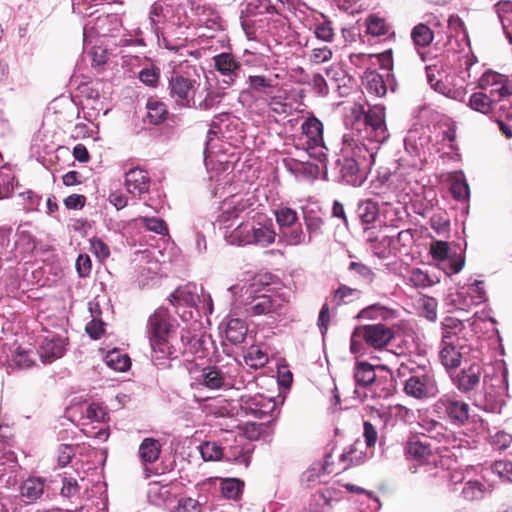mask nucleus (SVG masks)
<instances>
[{"instance_id":"obj_1","label":"nucleus","mask_w":512,"mask_h":512,"mask_svg":"<svg viewBox=\"0 0 512 512\" xmlns=\"http://www.w3.org/2000/svg\"><path fill=\"white\" fill-rule=\"evenodd\" d=\"M178 327V321L165 307L157 308L149 316L146 333L151 347V358L156 365L177 359L186 352L187 345L194 336L189 330L181 329L178 337Z\"/></svg>"},{"instance_id":"obj_2","label":"nucleus","mask_w":512,"mask_h":512,"mask_svg":"<svg viewBox=\"0 0 512 512\" xmlns=\"http://www.w3.org/2000/svg\"><path fill=\"white\" fill-rule=\"evenodd\" d=\"M276 235L272 220L257 213L230 231L226 235V240L232 245H256L265 248L275 242Z\"/></svg>"},{"instance_id":"obj_3","label":"nucleus","mask_w":512,"mask_h":512,"mask_svg":"<svg viewBox=\"0 0 512 512\" xmlns=\"http://www.w3.org/2000/svg\"><path fill=\"white\" fill-rule=\"evenodd\" d=\"M397 372L400 377L407 376L404 382V392L407 396L426 400L434 398L439 393L438 382L430 366H409L402 363Z\"/></svg>"},{"instance_id":"obj_4","label":"nucleus","mask_w":512,"mask_h":512,"mask_svg":"<svg viewBox=\"0 0 512 512\" xmlns=\"http://www.w3.org/2000/svg\"><path fill=\"white\" fill-rule=\"evenodd\" d=\"M200 86V76L195 66L175 67L168 77L167 91L170 99L178 106L191 108Z\"/></svg>"},{"instance_id":"obj_5","label":"nucleus","mask_w":512,"mask_h":512,"mask_svg":"<svg viewBox=\"0 0 512 512\" xmlns=\"http://www.w3.org/2000/svg\"><path fill=\"white\" fill-rule=\"evenodd\" d=\"M361 461V452L357 453L355 443L354 445L349 446L347 450H345L339 455V462L337 467H335V464L332 461V454L329 453L325 456L324 463L320 467H312L303 472V474L301 475V482L308 488L312 487L316 483H321L320 471H323L326 474H338L342 471L347 470L353 465L360 464Z\"/></svg>"},{"instance_id":"obj_6","label":"nucleus","mask_w":512,"mask_h":512,"mask_svg":"<svg viewBox=\"0 0 512 512\" xmlns=\"http://www.w3.org/2000/svg\"><path fill=\"white\" fill-rule=\"evenodd\" d=\"M507 389L506 371L502 375L484 376L483 390L475 397V405L486 412L500 413Z\"/></svg>"},{"instance_id":"obj_7","label":"nucleus","mask_w":512,"mask_h":512,"mask_svg":"<svg viewBox=\"0 0 512 512\" xmlns=\"http://www.w3.org/2000/svg\"><path fill=\"white\" fill-rule=\"evenodd\" d=\"M288 299L282 292L266 289L264 293L255 295L247 303L246 311L251 316H280Z\"/></svg>"},{"instance_id":"obj_8","label":"nucleus","mask_w":512,"mask_h":512,"mask_svg":"<svg viewBox=\"0 0 512 512\" xmlns=\"http://www.w3.org/2000/svg\"><path fill=\"white\" fill-rule=\"evenodd\" d=\"M433 408L441 418L457 426L465 425L470 417V405L456 393L443 394Z\"/></svg>"},{"instance_id":"obj_9","label":"nucleus","mask_w":512,"mask_h":512,"mask_svg":"<svg viewBox=\"0 0 512 512\" xmlns=\"http://www.w3.org/2000/svg\"><path fill=\"white\" fill-rule=\"evenodd\" d=\"M379 149L380 146L377 143L372 147H368L352 134H344L343 136V156L359 163L360 167L364 168V173L372 170Z\"/></svg>"},{"instance_id":"obj_10","label":"nucleus","mask_w":512,"mask_h":512,"mask_svg":"<svg viewBox=\"0 0 512 512\" xmlns=\"http://www.w3.org/2000/svg\"><path fill=\"white\" fill-rule=\"evenodd\" d=\"M358 113L357 123L365 126L367 137L377 144L384 142L388 137L384 107L375 105L367 111L360 107Z\"/></svg>"},{"instance_id":"obj_11","label":"nucleus","mask_w":512,"mask_h":512,"mask_svg":"<svg viewBox=\"0 0 512 512\" xmlns=\"http://www.w3.org/2000/svg\"><path fill=\"white\" fill-rule=\"evenodd\" d=\"M479 88L498 103L512 95V77L488 70L479 78Z\"/></svg>"},{"instance_id":"obj_12","label":"nucleus","mask_w":512,"mask_h":512,"mask_svg":"<svg viewBox=\"0 0 512 512\" xmlns=\"http://www.w3.org/2000/svg\"><path fill=\"white\" fill-rule=\"evenodd\" d=\"M467 349L465 338L442 337L439 359L446 370L458 368Z\"/></svg>"},{"instance_id":"obj_13","label":"nucleus","mask_w":512,"mask_h":512,"mask_svg":"<svg viewBox=\"0 0 512 512\" xmlns=\"http://www.w3.org/2000/svg\"><path fill=\"white\" fill-rule=\"evenodd\" d=\"M361 337L364 342L374 349H383L394 338L391 328L383 324L363 325L356 329L354 336Z\"/></svg>"},{"instance_id":"obj_14","label":"nucleus","mask_w":512,"mask_h":512,"mask_svg":"<svg viewBox=\"0 0 512 512\" xmlns=\"http://www.w3.org/2000/svg\"><path fill=\"white\" fill-rule=\"evenodd\" d=\"M240 408L246 415L264 419L274 410L275 402L262 394L243 395L240 398Z\"/></svg>"},{"instance_id":"obj_15","label":"nucleus","mask_w":512,"mask_h":512,"mask_svg":"<svg viewBox=\"0 0 512 512\" xmlns=\"http://www.w3.org/2000/svg\"><path fill=\"white\" fill-rule=\"evenodd\" d=\"M215 70L223 77V81L232 85L243 72L241 62L235 55L229 52H222L213 57Z\"/></svg>"},{"instance_id":"obj_16","label":"nucleus","mask_w":512,"mask_h":512,"mask_svg":"<svg viewBox=\"0 0 512 512\" xmlns=\"http://www.w3.org/2000/svg\"><path fill=\"white\" fill-rule=\"evenodd\" d=\"M482 374L483 368L481 364L472 363L468 367L461 369L453 379V382L460 392L468 394L479 386Z\"/></svg>"},{"instance_id":"obj_17","label":"nucleus","mask_w":512,"mask_h":512,"mask_svg":"<svg viewBox=\"0 0 512 512\" xmlns=\"http://www.w3.org/2000/svg\"><path fill=\"white\" fill-rule=\"evenodd\" d=\"M326 75L336 88L339 96H348L356 87V80L339 65H331L326 69Z\"/></svg>"},{"instance_id":"obj_18","label":"nucleus","mask_w":512,"mask_h":512,"mask_svg":"<svg viewBox=\"0 0 512 512\" xmlns=\"http://www.w3.org/2000/svg\"><path fill=\"white\" fill-rule=\"evenodd\" d=\"M151 179L146 170L141 168H132L125 173V187L127 191L134 196H141L148 193Z\"/></svg>"},{"instance_id":"obj_19","label":"nucleus","mask_w":512,"mask_h":512,"mask_svg":"<svg viewBox=\"0 0 512 512\" xmlns=\"http://www.w3.org/2000/svg\"><path fill=\"white\" fill-rule=\"evenodd\" d=\"M65 342L59 336L45 337L40 343L38 353L44 364L52 363L64 355Z\"/></svg>"},{"instance_id":"obj_20","label":"nucleus","mask_w":512,"mask_h":512,"mask_svg":"<svg viewBox=\"0 0 512 512\" xmlns=\"http://www.w3.org/2000/svg\"><path fill=\"white\" fill-rule=\"evenodd\" d=\"M301 130L306 136L307 144L310 147L314 148L324 146L323 123L318 118L315 116L307 118L302 123Z\"/></svg>"},{"instance_id":"obj_21","label":"nucleus","mask_w":512,"mask_h":512,"mask_svg":"<svg viewBox=\"0 0 512 512\" xmlns=\"http://www.w3.org/2000/svg\"><path fill=\"white\" fill-rule=\"evenodd\" d=\"M201 383L212 390L229 388L231 383L226 377L225 373L216 366H209L202 370Z\"/></svg>"},{"instance_id":"obj_22","label":"nucleus","mask_w":512,"mask_h":512,"mask_svg":"<svg viewBox=\"0 0 512 512\" xmlns=\"http://www.w3.org/2000/svg\"><path fill=\"white\" fill-rule=\"evenodd\" d=\"M161 448L159 440L151 437L144 438L138 450L142 464L146 467L148 464L155 463L160 457Z\"/></svg>"},{"instance_id":"obj_23","label":"nucleus","mask_w":512,"mask_h":512,"mask_svg":"<svg viewBox=\"0 0 512 512\" xmlns=\"http://www.w3.org/2000/svg\"><path fill=\"white\" fill-rule=\"evenodd\" d=\"M362 84L368 93L376 97H383L387 92L383 77L375 70H366L364 72Z\"/></svg>"},{"instance_id":"obj_24","label":"nucleus","mask_w":512,"mask_h":512,"mask_svg":"<svg viewBox=\"0 0 512 512\" xmlns=\"http://www.w3.org/2000/svg\"><path fill=\"white\" fill-rule=\"evenodd\" d=\"M494 10L498 15L509 43L512 44V0H499L494 5Z\"/></svg>"},{"instance_id":"obj_25","label":"nucleus","mask_w":512,"mask_h":512,"mask_svg":"<svg viewBox=\"0 0 512 512\" xmlns=\"http://www.w3.org/2000/svg\"><path fill=\"white\" fill-rule=\"evenodd\" d=\"M45 483L40 477H29L26 479L21 487V495L28 500L34 502L39 499L44 493Z\"/></svg>"},{"instance_id":"obj_26","label":"nucleus","mask_w":512,"mask_h":512,"mask_svg":"<svg viewBox=\"0 0 512 512\" xmlns=\"http://www.w3.org/2000/svg\"><path fill=\"white\" fill-rule=\"evenodd\" d=\"M171 305L194 307L197 304L198 296L189 285L178 287L168 298Z\"/></svg>"},{"instance_id":"obj_27","label":"nucleus","mask_w":512,"mask_h":512,"mask_svg":"<svg viewBox=\"0 0 512 512\" xmlns=\"http://www.w3.org/2000/svg\"><path fill=\"white\" fill-rule=\"evenodd\" d=\"M406 454L416 461H427L432 456L431 445L419 439H411L407 442L405 447Z\"/></svg>"},{"instance_id":"obj_28","label":"nucleus","mask_w":512,"mask_h":512,"mask_svg":"<svg viewBox=\"0 0 512 512\" xmlns=\"http://www.w3.org/2000/svg\"><path fill=\"white\" fill-rule=\"evenodd\" d=\"M341 175L343 179L351 185L361 184L362 175L359 176L360 173H364V168L360 167L359 163H356L353 159H348L343 156V160L341 163Z\"/></svg>"},{"instance_id":"obj_29","label":"nucleus","mask_w":512,"mask_h":512,"mask_svg":"<svg viewBox=\"0 0 512 512\" xmlns=\"http://www.w3.org/2000/svg\"><path fill=\"white\" fill-rule=\"evenodd\" d=\"M247 326L245 322L238 318H232L228 321L225 335L232 344L242 343L247 335Z\"/></svg>"},{"instance_id":"obj_30","label":"nucleus","mask_w":512,"mask_h":512,"mask_svg":"<svg viewBox=\"0 0 512 512\" xmlns=\"http://www.w3.org/2000/svg\"><path fill=\"white\" fill-rule=\"evenodd\" d=\"M495 104L496 102L493 98L483 90L473 93L469 99V107L482 114H489L492 112Z\"/></svg>"},{"instance_id":"obj_31","label":"nucleus","mask_w":512,"mask_h":512,"mask_svg":"<svg viewBox=\"0 0 512 512\" xmlns=\"http://www.w3.org/2000/svg\"><path fill=\"white\" fill-rule=\"evenodd\" d=\"M488 489L487 486L479 480H469L464 484L461 495L464 500L473 502L484 499Z\"/></svg>"},{"instance_id":"obj_32","label":"nucleus","mask_w":512,"mask_h":512,"mask_svg":"<svg viewBox=\"0 0 512 512\" xmlns=\"http://www.w3.org/2000/svg\"><path fill=\"white\" fill-rule=\"evenodd\" d=\"M244 489V482L238 478H223L220 482V491L224 498L238 500Z\"/></svg>"},{"instance_id":"obj_33","label":"nucleus","mask_w":512,"mask_h":512,"mask_svg":"<svg viewBox=\"0 0 512 512\" xmlns=\"http://www.w3.org/2000/svg\"><path fill=\"white\" fill-rule=\"evenodd\" d=\"M354 379L357 385L367 387L376 382L374 367L367 362L357 363L354 369Z\"/></svg>"},{"instance_id":"obj_34","label":"nucleus","mask_w":512,"mask_h":512,"mask_svg":"<svg viewBox=\"0 0 512 512\" xmlns=\"http://www.w3.org/2000/svg\"><path fill=\"white\" fill-rule=\"evenodd\" d=\"M274 215L280 231L292 228L293 226L299 223L297 212L294 209L287 206H281L277 208L274 211Z\"/></svg>"},{"instance_id":"obj_35","label":"nucleus","mask_w":512,"mask_h":512,"mask_svg":"<svg viewBox=\"0 0 512 512\" xmlns=\"http://www.w3.org/2000/svg\"><path fill=\"white\" fill-rule=\"evenodd\" d=\"M147 119L150 124L158 125L166 120L168 111L166 105L155 99H149L147 104Z\"/></svg>"},{"instance_id":"obj_36","label":"nucleus","mask_w":512,"mask_h":512,"mask_svg":"<svg viewBox=\"0 0 512 512\" xmlns=\"http://www.w3.org/2000/svg\"><path fill=\"white\" fill-rule=\"evenodd\" d=\"M105 362L108 367L118 372H125L131 367L130 357L116 349L107 353Z\"/></svg>"},{"instance_id":"obj_37","label":"nucleus","mask_w":512,"mask_h":512,"mask_svg":"<svg viewBox=\"0 0 512 512\" xmlns=\"http://www.w3.org/2000/svg\"><path fill=\"white\" fill-rule=\"evenodd\" d=\"M411 38L416 46L427 47L434 39V31L427 23H419L412 29Z\"/></svg>"},{"instance_id":"obj_38","label":"nucleus","mask_w":512,"mask_h":512,"mask_svg":"<svg viewBox=\"0 0 512 512\" xmlns=\"http://www.w3.org/2000/svg\"><path fill=\"white\" fill-rule=\"evenodd\" d=\"M360 294L361 291L358 289L350 288L346 285H341L334 291L331 301L336 307H339L343 304L352 302L354 299H358Z\"/></svg>"},{"instance_id":"obj_39","label":"nucleus","mask_w":512,"mask_h":512,"mask_svg":"<svg viewBox=\"0 0 512 512\" xmlns=\"http://www.w3.org/2000/svg\"><path fill=\"white\" fill-rule=\"evenodd\" d=\"M244 361L250 368L259 369L268 363V355L258 346H251L244 356Z\"/></svg>"},{"instance_id":"obj_40","label":"nucleus","mask_w":512,"mask_h":512,"mask_svg":"<svg viewBox=\"0 0 512 512\" xmlns=\"http://www.w3.org/2000/svg\"><path fill=\"white\" fill-rule=\"evenodd\" d=\"M358 214L363 223L370 224L375 222L379 215L378 203L370 199L360 202Z\"/></svg>"},{"instance_id":"obj_41","label":"nucleus","mask_w":512,"mask_h":512,"mask_svg":"<svg viewBox=\"0 0 512 512\" xmlns=\"http://www.w3.org/2000/svg\"><path fill=\"white\" fill-rule=\"evenodd\" d=\"M426 75L431 88L441 94L448 95L450 89H448L446 84L442 81V73L436 65L427 66Z\"/></svg>"},{"instance_id":"obj_42","label":"nucleus","mask_w":512,"mask_h":512,"mask_svg":"<svg viewBox=\"0 0 512 512\" xmlns=\"http://www.w3.org/2000/svg\"><path fill=\"white\" fill-rule=\"evenodd\" d=\"M15 175L11 167L4 165L0 167V199L11 195L14 188Z\"/></svg>"},{"instance_id":"obj_43","label":"nucleus","mask_w":512,"mask_h":512,"mask_svg":"<svg viewBox=\"0 0 512 512\" xmlns=\"http://www.w3.org/2000/svg\"><path fill=\"white\" fill-rule=\"evenodd\" d=\"M246 12L251 16L262 15L264 13H280L278 8L270 3V0H248Z\"/></svg>"},{"instance_id":"obj_44","label":"nucleus","mask_w":512,"mask_h":512,"mask_svg":"<svg viewBox=\"0 0 512 512\" xmlns=\"http://www.w3.org/2000/svg\"><path fill=\"white\" fill-rule=\"evenodd\" d=\"M465 330L464 323L454 317H446L442 322V337L454 336L455 338H465L461 336Z\"/></svg>"},{"instance_id":"obj_45","label":"nucleus","mask_w":512,"mask_h":512,"mask_svg":"<svg viewBox=\"0 0 512 512\" xmlns=\"http://www.w3.org/2000/svg\"><path fill=\"white\" fill-rule=\"evenodd\" d=\"M200 454L204 461H218L222 459L223 448L214 441H205L200 445Z\"/></svg>"},{"instance_id":"obj_46","label":"nucleus","mask_w":512,"mask_h":512,"mask_svg":"<svg viewBox=\"0 0 512 512\" xmlns=\"http://www.w3.org/2000/svg\"><path fill=\"white\" fill-rule=\"evenodd\" d=\"M313 34L318 40L332 42L335 37V30L332 21L325 19L322 22H315Z\"/></svg>"},{"instance_id":"obj_47","label":"nucleus","mask_w":512,"mask_h":512,"mask_svg":"<svg viewBox=\"0 0 512 512\" xmlns=\"http://www.w3.org/2000/svg\"><path fill=\"white\" fill-rule=\"evenodd\" d=\"M392 311L385 306L380 304H373L366 308H363L358 315L361 319H388Z\"/></svg>"},{"instance_id":"obj_48","label":"nucleus","mask_w":512,"mask_h":512,"mask_svg":"<svg viewBox=\"0 0 512 512\" xmlns=\"http://www.w3.org/2000/svg\"><path fill=\"white\" fill-rule=\"evenodd\" d=\"M303 219H304L306 229L309 233L308 242H311V234L319 232L324 224V221L312 209L303 210Z\"/></svg>"},{"instance_id":"obj_49","label":"nucleus","mask_w":512,"mask_h":512,"mask_svg":"<svg viewBox=\"0 0 512 512\" xmlns=\"http://www.w3.org/2000/svg\"><path fill=\"white\" fill-rule=\"evenodd\" d=\"M367 33L372 36H383L388 34L389 26L385 20L379 16L371 15L366 20Z\"/></svg>"},{"instance_id":"obj_50","label":"nucleus","mask_w":512,"mask_h":512,"mask_svg":"<svg viewBox=\"0 0 512 512\" xmlns=\"http://www.w3.org/2000/svg\"><path fill=\"white\" fill-rule=\"evenodd\" d=\"M286 243L288 245L297 246L305 242L306 237L300 223L296 224L292 228L281 231Z\"/></svg>"},{"instance_id":"obj_51","label":"nucleus","mask_w":512,"mask_h":512,"mask_svg":"<svg viewBox=\"0 0 512 512\" xmlns=\"http://www.w3.org/2000/svg\"><path fill=\"white\" fill-rule=\"evenodd\" d=\"M491 470L502 481L512 483V461L498 460L491 465Z\"/></svg>"},{"instance_id":"obj_52","label":"nucleus","mask_w":512,"mask_h":512,"mask_svg":"<svg viewBox=\"0 0 512 512\" xmlns=\"http://www.w3.org/2000/svg\"><path fill=\"white\" fill-rule=\"evenodd\" d=\"M81 487L78 484L77 480L72 477H64L62 480V488L60 490V495L63 498L72 500L74 498H79Z\"/></svg>"},{"instance_id":"obj_53","label":"nucleus","mask_w":512,"mask_h":512,"mask_svg":"<svg viewBox=\"0 0 512 512\" xmlns=\"http://www.w3.org/2000/svg\"><path fill=\"white\" fill-rule=\"evenodd\" d=\"M421 315L429 321H435L437 318L438 303L432 297H423L419 300Z\"/></svg>"},{"instance_id":"obj_54","label":"nucleus","mask_w":512,"mask_h":512,"mask_svg":"<svg viewBox=\"0 0 512 512\" xmlns=\"http://www.w3.org/2000/svg\"><path fill=\"white\" fill-rule=\"evenodd\" d=\"M409 282L416 288H427L434 284L429 274L421 269L412 270Z\"/></svg>"},{"instance_id":"obj_55","label":"nucleus","mask_w":512,"mask_h":512,"mask_svg":"<svg viewBox=\"0 0 512 512\" xmlns=\"http://www.w3.org/2000/svg\"><path fill=\"white\" fill-rule=\"evenodd\" d=\"M88 419L96 422H105L108 419L106 406L101 403H91L86 410Z\"/></svg>"},{"instance_id":"obj_56","label":"nucleus","mask_w":512,"mask_h":512,"mask_svg":"<svg viewBox=\"0 0 512 512\" xmlns=\"http://www.w3.org/2000/svg\"><path fill=\"white\" fill-rule=\"evenodd\" d=\"M160 78V70L155 67H146L139 72V79L150 87H156Z\"/></svg>"},{"instance_id":"obj_57","label":"nucleus","mask_w":512,"mask_h":512,"mask_svg":"<svg viewBox=\"0 0 512 512\" xmlns=\"http://www.w3.org/2000/svg\"><path fill=\"white\" fill-rule=\"evenodd\" d=\"M90 251L99 261H104L110 255V249L106 243L100 238L94 237L90 240Z\"/></svg>"},{"instance_id":"obj_58","label":"nucleus","mask_w":512,"mask_h":512,"mask_svg":"<svg viewBox=\"0 0 512 512\" xmlns=\"http://www.w3.org/2000/svg\"><path fill=\"white\" fill-rule=\"evenodd\" d=\"M450 247L445 241H435L430 245V254L436 261H444L449 258Z\"/></svg>"},{"instance_id":"obj_59","label":"nucleus","mask_w":512,"mask_h":512,"mask_svg":"<svg viewBox=\"0 0 512 512\" xmlns=\"http://www.w3.org/2000/svg\"><path fill=\"white\" fill-rule=\"evenodd\" d=\"M450 191L456 200H465L469 197L470 189L463 179H456L451 183Z\"/></svg>"},{"instance_id":"obj_60","label":"nucleus","mask_w":512,"mask_h":512,"mask_svg":"<svg viewBox=\"0 0 512 512\" xmlns=\"http://www.w3.org/2000/svg\"><path fill=\"white\" fill-rule=\"evenodd\" d=\"M201 504L192 497H182L179 499L174 512H201Z\"/></svg>"},{"instance_id":"obj_61","label":"nucleus","mask_w":512,"mask_h":512,"mask_svg":"<svg viewBox=\"0 0 512 512\" xmlns=\"http://www.w3.org/2000/svg\"><path fill=\"white\" fill-rule=\"evenodd\" d=\"M13 362L19 368H29L34 364L33 352L18 348L13 356Z\"/></svg>"},{"instance_id":"obj_62","label":"nucleus","mask_w":512,"mask_h":512,"mask_svg":"<svg viewBox=\"0 0 512 512\" xmlns=\"http://www.w3.org/2000/svg\"><path fill=\"white\" fill-rule=\"evenodd\" d=\"M491 445L494 449L502 451L512 443V436L504 431H499L491 437Z\"/></svg>"},{"instance_id":"obj_63","label":"nucleus","mask_w":512,"mask_h":512,"mask_svg":"<svg viewBox=\"0 0 512 512\" xmlns=\"http://www.w3.org/2000/svg\"><path fill=\"white\" fill-rule=\"evenodd\" d=\"M333 56L332 50L328 46L314 48L310 54V61L315 64H321L329 61Z\"/></svg>"},{"instance_id":"obj_64","label":"nucleus","mask_w":512,"mask_h":512,"mask_svg":"<svg viewBox=\"0 0 512 512\" xmlns=\"http://www.w3.org/2000/svg\"><path fill=\"white\" fill-rule=\"evenodd\" d=\"M263 423L247 422L243 425V434L250 440H257L264 432Z\"/></svg>"}]
</instances>
